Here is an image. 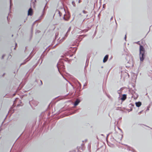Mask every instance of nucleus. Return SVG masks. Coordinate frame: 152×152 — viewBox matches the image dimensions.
Wrapping results in <instances>:
<instances>
[{
  "mask_svg": "<svg viewBox=\"0 0 152 152\" xmlns=\"http://www.w3.org/2000/svg\"><path fill=\"white\" fill-rule=\"evenodd\" d=\"M77 50V48L76 47H71L70 50L68 51H66L63 54L64 55H61L60 57H66L69 56V57H71L73 56L74 54H75Z\"/></svg>",
  "mask_w": 152,
  "mask_h": 152,
  "instance_id": "f257e3e1",
  "label": "nucleus"
},
{
  "mask_svg": "<svg viewBox=\"0 0 152 152\" xmlns=\"http://www.w3.org/2000/svg\"><path fill=\"white\" fill-rule=\"evenodd\" d=\"M133 58H125L126 67H129L133 66Z\"/></svg>",
  "mask_w": 152,
  "mask_h": 152,
  "instance_id": "f03ea898",
  "label": "nucleus"
},
{
  "mask_svg": "<svg viewBox=\"0 0 152 152\" xmlns=\"http://www.w3.org/2000/svg\"><path fill=\"white\" fill-rule=\"evenodd\" d=\"M36 2V0H31V7L29 8L28 10V16H31L32 15L33 13V10L31 7H34L35 6V3Z\"/></svg>",
  "mask_w": 152,
  "mask_h": 152,
  "instance_id": "7ed1b4c3",
  "label": "nucleus"
},
{
  "mask_svg": "<svg viewBox=\"0 0 152 152\" xmlns=\"http://www.w3.org/2000/svg\"><path fill=\"white\" fill-rule=\"evenodd\" d=\"M145 51L144 47L142 45L140 46V57H145Z\"/></svg>",
  "mask_w": 152,
  "mask_h": 152,
  "instance_id": "20e7f679",
  "label": "nucleus"
},
{
  "mask_svg": "<svg viewBox=\"0 0 152 152\" xmlns=\"http://www.w3.org/2000/svg\"><path fill=\"white\" fill-rule=\"evenodd\" d=\"M96 54V52L95 51L91 50L87 55V57H93Z\"/></svg>",
  "mask_w": 152,
  "mask_h": 152,
  "instance_id": "39448f33",
  "label": "nucleus"
},
{
  "mask_svg": "<svg viewBox=\"0 0 152 152\" xmlns=\"http://www.w3.org/2000/svg\"><path fill=\"white\" fill-rule=\"evenodd\" d=\"M68 34H69V33H67V32H66V34L64 35V37H63L61 39H59L58 40V42H59V43H62L63 41H64V40L67 37Z\"/></svg>",
  "mask_w": 152,
  "mask_h": 152,
  "instance_id": "423d86ee",
  "label": "nucleus"
},
{
  "mask_svg": "<svg viewBox=\"0 0 152 152\" xmlns=\"http://www.w3.org/2000/svg\"><path fill=\"white\" fill-rule=\"evenodd\" d=\"M70 18V15L69 14L66 15V14H65L64 15V17H63V19L65 21H68Z\"/></svg>",
  "mask_w": 152,
  "mask_h": 152,
  "instance_id": "0eeeda50",
  "label": "nucleus"
},
{
  "mask_svg": "<svg viewBox=\"0 0 152 152\" xmlns=\"http://www.w3.org/2000/svg\"><path fill=\"white\" fill-rule=\"evenodd\" d=\"M31 58H26L24 60L23 62L21 63L20 64V65H24L25 64L27 61H29L31 59Z\"/></svg>",
  "mask_w": 152,
  "mask_h": 152,
  "instance_id": "6e6552de",
  "label": "nucleus"
},
{
  "mask_svg": "<svg viewBox=\"0 0 152 152\" xmlns=\"http://www.w3.org/2000/svg\"><path fill=\"white\" fill-rule=\"evenodd\" d=\"M45 10H45V7L42 12V14L41 15V16L39 17V19L41 20L42 19L43 17L44 16L45 14Z\"/></svg>",
  "mask_w": 152,
  "mask_h": 152,
  "instance_id": "1a4fd4ad",
  "label": "nucleus"
},
{
  "mask_svg": "<svg viewBox=\"0 0 152 152\" xmlns=\"http://www.w3.org/2000/svg\"><path fill=\"white\" fill-rule=\"evenodd\" d=\"M127 95L126 94H123L122 96L120 98V99L122 101H124L126 98Z\"/></svg>",
  "mask_w": 152,
  "mask_h": 152,
  "instance_id": "9d476101",
  "label": "nucleus"
},
{
  "mask_svg": "<svg viewBox=\"0 0 152 152\" xmlns=\"http://www.w3.org/2000/svg\"><path fill=\"white\" fill-rule=\"evenodd\" d=\"M135 104L136 106L138 107H140L142 104L141 102L140 101L136 102Z\"/></svg>",
  "mask_w": 152,
  "mask_h": 152,
  "instance_id": "9b49d317",
  "label": "nucleus"
},
{
  "mask_svg": "<svg viewBox=\"0 0 152 152\" xmlns=\"http://www.w3.org/2000/svg\"><path fill=\"white\" fill-rule=\"evenodd\" d=\"M80 102V101L78 99L76 100L75 103L73 104L75 106L78 105Z\"/></svg>",
  "mask_w": 152,
  "mask_h": 152,
  "instance_id": "f8f14e48",
  "label": "nucleus"
},
{
  "mask_svg": "<svg viewBox=\"0 0 152 152\" xmlns=\"http://www.w3.org/2000/svg\"><path fill=\"white\" fill-rule=\"evenodd\" d=\"M90 58H87L85 67L88 66Z\"/></svg>",
  "mask_w": 152,
  "mask_h": 152,
  "instance_id": "ddd939ff",
  "label": "nucleus"
},
{
  "mask_svg": "<svg viewBox=\"0 0 152 152\" xmlns=\"http://www.w3.org/2000/svg\"><path fill=\"white\" fill-rule=\"evenodd\" d=\"M56 12H58V14L59 15V16L60 17L61 16V15H62V14L58 10H56Z\"/></svg>",
  "mask_w": 152,
  "mask_h": 152,
  "instance_id": "4468645a",
  "label": "nucleus"
},
{
  "mask_svg": "<svg viewBox=\"0 0 152 152\" xmlns=\"http://www.w3.org/2000/svg\"><path fill=\"white\" fill-rule=\"evenodd\" d=\"M108 58H104L103 61L104 63H105L107 61Z\"/></svg>",
  "mask_w": 152,
  "mask_h": 152,
  "instance_id": "2eb2a0df",
  "label": "nucleus"
},
{
  "mask_svg": "<svg viewBox=\"0 0 152 152\" xmlns=\"http://www.w3.org/2000/svg\"><path fill=\"white\" fill-rule=\"evenodd\" d=\"M140 62H142L145 59V58H140Z\"/></svg>",
  "mask_w": 152,
  "mask_h": 152,
  "instance_id": "dca6fc26",
  "label": "nucleus"
},
{
  "mask_svg": "<svg viewBox=\"0 0 152 152\" xmlns=\"http://www.w3.org/2000/svg\"><path fill=\"white\" fill-rule=\"evenodd\" d=\"M12 5V0H10V9Z\"/></svg>",
  "mask_w": 152,
  "mask_h": 152,
  "instance_id": "f3484780",
  "label": "nucleus"
},
{
  "mask_svg": "<svg viewBox=\"0 0 152 152\" xmlns=\"http://www.w3.org/2000/svg\"><path fill=\"white\" fill-rule=\"evenodd\" d=\"M71 30V27H70L68 28V30H67V33H69L70 32V31Z\"/></svg>",
  "mask_w": 152,
  "mask_h": 152,
  "instance_id": "a211bd4d",
  "label": "nucleus"
},
{
  "mask_svg": "<svg viewBox=\"0 0 152 152\" xmlns=\"http://www.w3.org/2000/svg\"><path fill=\"white\" fill-rule=\"evenodd\" d=\"M150 106H148L146 111H148V110H149V108H150Z\"/></svg>",
  "mask_w": 152,
  "mask_h": 152,
  "instance_id": "6ab92c4d",
  "label": "nucleus"
},
{
  "mask_svg": "<svg viewBox=\"0 0 152 152\" xmlns=\"http://www.w3.org/2000/svg\"><path fill=\"white\" fill-rule=\"evenodd\" d=\"M6 73H4L3 75L1 76V77H4V75H5Z\"/></svg>",
  "mask_w": 152,
  "mask_h": 152,
  "instance_id": "aec40b11",
  "label": "nucleus"
},
{
  "mask_svg": "<svg viewBox=\"0 0 152 152\" xmlns=\"http://www.w3.org/2000/svg\"><path fill=\"white\" fill-rule=\"evenodd\" d=\"M83 12L84 14H86L87 13V11L84 10L83 11Z\"/></svg>",
  "mask_w": 152,
  "mask_h": 152,
  "instance_id": "412c9836",
  "label": "nucleus"
},
{
  "mask_svg": "<svg viewBox=\"0 0 152 152\" xmlns=\"http://www.w3.org/2000/svg\"><path fill=\"white\" fill-rule=\"evenodd\" d=\"M72 4L74 5H74H75V2L74 1H72Z\"/></svg>",
  "mask_w": 152,
  "mask_h": 152,
  "instance_id": "4be33fe9",
  "label": "nucleus"
},
{
  "mask_svg": "<svg viewBox=\"0 0 152 152\" xmlns=\"http://www.w3.org/2000/svg\"><path fill=\"white\" fill-rule=\"evenodd\" d=\"M66 58V59H64V60L65 61H67V60H68L67 59V57H66V58Z\"/></svg>",
  "mask_w": 152,
  "mask_h": 152,
  "instance_id": "5701e85b",
  "label": "nucleus"
},
{
  "mask_svg": "<svg viewBox=\"0 0 152 152\" xmlns=\"http://www.w3.org/2000/svg\"><path fill=\"white\" fill-rule=\"evenodd\" d=\"M109 55H106L104 57H108Z\"/></svg>",
  "mask_w": 152,
  "mask_h": 152,
  "instance_id": "b1692460",
  "label": "nucleus"
},
{
  "mask_svg": "<svg viewBox=\"0 0 152 152\" xmlns=\"http://www.w3.org/2000/svg\"><path fill=\"white\" fill-rule=\"evenodd\" d=\"M78 84H79L80 87H81V83H79Z\"/></svg>",
  "mask_w": 152,
  "mask_h": 152,
  "instance_id": "393cba45",
  "label": "nucleus"
},
{
  "mask_svg": "<svg viewBox=\"0 0 152 152\" xmlns=\"http://www.w3.org/2000/svg\"><path fill=\"white\" fill-rule=\"evenodd\" d=\"M126 35H125V37H124V39H125V40H126Z\"/></svg>",
  "mask_w": 152,
  "mask_h": 152,
  "instance_id": "a878e982",
  "label": "nucleus"
},
{
  "mask_svg": "<svg viewBox=\"0 0 152 152\" xmlns=\"http://www.w3.org/2000/svg\"><path fill=\"white\" fill-rule=\"evenodd\" d=\"M142 111H141L139 113H138V114H141L142 113Z\"/></svg>",
  "mask_w": 152,
  "mask_h": 152,
  "instance_id": "bb28decb",
  "label": "nucleus"
},
{
  "mask_svg": "<svg viewBox=\"0 0 152 152\" xmlns=\"http://www.w3.org/2000/svg\"><path fill=\"white\" fill-rule=\"evenodd\" d=\"M60 8H61V9H63V6H61V7H60Z\"/></svg>",
  "mask_w": 152,
  "mask_h": 152,
  "instance_id": "cd10ccee",
  "label": "nucleus"
},
{
  "mask_svg": "<svg viewBox=\"0 0 152 152\" xmlns=\"http://www.w3.org/2000/svg\"><path fill=\"white\" fill-rule=\"evenodd\" d=\"M83 37V35H80V37H81V39H82V38H83V37Z\"/></svg>",
  "mask_w": 152,
  "mask_h": 152,
  "instance_id": "c85d7f7f",
  "label": "nucleus"
},
{
  "mask_svg": "<svg viewBox=\"0 0 152 152\" xmlns=\"http://www.w3.org/2000/svg\"><path fill=\"white\" fill-rule=\"evenodd\" d=\"M17 46V44L16 43H15V47L14 48V49H15L16 48V47Z\"/></svg>",
  "mask_w": 152,
  "mask_h": 152,
  "instance_id": "c756f323",
  "label": "nucleus"
},
{
  "mask_svg": "<svg viewBox=\"0 0 152 152\" xmlns=\"http://www.w3.org/2000/svg\"><path fill=\"white\" fill-rule=\"evenodd\" d=\"M40 81L41 82V85H42V83L41 80H40Z\"/></svg>",
  "mask_w": 152,
  "mask_h": 152,
  "instance_id": "7c9ffc66",
  "label": "nucleus"
},
{
  "mask_svg": "<svg viewBox=\"0 0 152 152\" xmlns=\"http://www.w3.org/2000/svg\"><path fill=\"white\" fill-rule=\"evenodd\" d=\"M126 56H129V57L130 56V55H129V54H128L127 55L126 54Z\"/></svg>",
  "mask_w": 152,
  "mask_h": 152,
  "instance_id": "2f4dec72",
  "label": "nucleus"
},
{
  "mask_svg": "<svg viewBox=\"0 0 152 152\" xmlns=\"http://www.w3.org/2000/svg\"><path fill=\"white\" fill-rule=\"evenodd\" d=\"M127 149H128L129 150V151H131V150L129 149V147H128V148Z\"/></svg>",
  "mask_w": 152,
  "mask_h": 152,
  "instance_id": "473e14b6",
  "label": "nucleus"
},
{
  "mask_svg": "<svg viewBox=\"0 0 152 152\" xmlns=\"http://www.w3.org/2000/svg\"><path fill=\"white\" fill-rule=\"evenodd\" d=\"M81 0H79L78 1V3H80L81 2Z\"/></svg>",
  "mask_w": 152,
  "mask_h": 152,
  "instance_id": "72a5a7b5",
  "label": "nucleus"
},
{
  "mask_svg": "<svg viewBox=\"0 0 152 152\" xmlns=\"http://www.w3.org/2000/svg\"><path fill=\"white\" fill-rule=\"evenodd\" d=\"M119 129L120 130V131H121V132L122 133V129Z\"/></svg>",
  "mask_w": 152,
  "mask_h": 152,
  "instance_id": "f704fd0d",
  "label": "nucleus"
},
{
  "mask_svg": "<svg viewBox=\"0 0 152 152\" xmlns=\"http://www.w3.org/2000/svg\"><path fill=\"white\" fill-rule=\"evenodd\" d=\"M119 129L120 130V131H121V132L122 133V129Z\"/></svg>",
  "mask_w": 152,
  "mask_h": 152,
  "instance_id": "c9c22d12",
  "label": "nucleus"
},
{
  "mask_svg": "<svg viewBox=\"0 0 152 152\" xmlns=\"http://www.w3.org/2000/svg\"><path fill=\"white\" fill-rule=\"evenodd\" d=\"M110 133H109L107 135V137L110 135Z\"/></svg>",
  "mask_w": 152,
  "mask_h": 152,
  "instance_id": "e433bc0d",
  "label": "nucleus"
},
{
  "mask_svg": "<svg viewBox=\"0 0 152 152\" xmlns=\"http://www.w3.org/2000/svg\"><path fill=\"white\" fill-rule=\"evenodd\" d=\"M113 19V17H112L111 18H110V20H112Z\"/></svg>",
  "mask_w": 152,
  "mask_h": 152,
  "instance_id": "4c0bfd02",
  "label": "nucleus"
},
{
  "mask_svg": "<svg viewBox=\"0 0 152 152\" xmlns=\"http://www.w3.org/2000/svg\"><path fill=\"white\" fill-rule=\"evenodd\" d=\"M4 55H3L1 57H4Z\"/></svg>",
  "mask_w": 152,
  "mask_h": 152,
  "instance_id": "58836bf2",
  "label": "nucleus"
},
{
  "mask_svg": "<svg viewBox=\"0 0 152 152\" xmlns=\"http://www.w3.org/2000/svg\"><path fill=\"white\" fill-rule=\"evenodd\" d=\"M85 84H84V85H83V87H84V86H85ZM84 88V87H83V89Z\"/></svg>",
  "mask_w": 152,
  "mask_h": 152,
  "instance_id": "ea45409f",
  "label": "nucleus"
},
{
  "mask_svg": "<svg viewBox=\"0 0 152 152\" xmlns=\"http://www.w3.org/2000/svg\"><path fill=\"white\" fill-rule=\"evenodd\" d=\"M113 58H110L109 59V61L110 60Z\"/></svg>",
  "mask_w": 152,
  "mask_h": 152,
  "instance_id": "a19ab883",
  "label": "nucleus"
},
{
  "mask_svg": "<svg viewBox=\"0 0 152 152\" xmlns=\"http://www.w3.org/2000/svg\"><path fill=\"white\" fill-rule=\"evenodd\" d=\"M74 18L71 21V22L74 19Z\"/></svg>",
  "mask_w": 152,
  "mask_h": 152,
  "instance_id": "79ce46f5",
  "label": "nucleus"
},
{
  "mask_svg": "<svg viewBox=\"0 0 152 152\" xmlns=\"http://www.w3.org/2000/svg\"><path fill=\"white\" fill-rule=\"evenodd\" d=\"M95 34H96V31H95V33H94V36H95Z\"/></svg>",
  "mask_w": 152,
  "mask_h": 152,
  "instance_id": "37998d69",
  "label": "nucleus"
},
{
  "mask_svg": "<svg viewBox=\"0 0 152 152\" xmlns=\"http://www.w3.org/2000/svg\"><path fill=\"white\" fill-rule=\"evenodd\" d=\"M1 58L2 59H3L4 58H3V57Z\"/></svg>",
  "mask_w": 152,
  "mask_h": 152,
  "instance_id": "c03bdc74",
  "label": "nucleus"
},
{
  "mask_svg": "<svg viewBox=\"0 0 152 152\" xmlns=\"http://www.w3.org/2000/svg\"><path fill=\"white\" fill-rule=\"evenodd\" d=\"M57 68H58V71H59V69H58V66H57Z\"/></svg>",
  "mask_w": 152,
  "mask_h": 152,
  "instance_id": "a18cd8bd",
  "label": "nucleus"
},
{
  "mask_svg": "<svg viewBox=\"0 0 152 152\" xmlns=\"http://www.w3.org/2000/svg\"><path fill=\"white\" fill-rule=\"evenodd\" d=\"M112 39H111V42H112Z\"/></svg>",
  "mask_w": 152,
  "mask_h": 152,
  "instance_id": "49530a36",
  "label": "nucleus"
},
{
  "mask_svg": "<svg viewBox=\"0 0 152 152\" xmlns=\"http://www.w3.org/2000/svg\"><path fill=\"white\" fill-rule=\"evenodd\" d=\"M40 58H42L41 57H40V58H39V59H40Z\"/></svg>",
  "mask_w": 152,
  "mask_h": 152,
  "instance_id": "de8ad7c7",
  "label": "nucleus"
},
{
  "mask_svg": "<svg viewBox=\"0 0 152 152\" xmlns=\"http://www.w3.org/2000/svg\"><path fill=\"white\" fill-rule=\"evenodd\" d=\"M40 58H42L41 57H40V58H39V59H40Z\"/></svg>",
  "mask_w": 152,
  "mask_h": 152,
  "instance_id": "09e8293b",
  "label": "nucleus"
},
{
  "mask_svg": "<svg viewBox=\"0 0 152 152\" xmlns=\"http://www.w3.org/2000/svg\"><path fill=\"white\" fill-rule=\"evenodd\" d=\"M40 58H42L41 57H40V58H39V59H40Z\"/></svg>",
  "mask_w": 152,
  "mask_h": 152,
  "instance_id": "8fccbe9b",
  "label": "nucleus"
},
{
  "mask_svg": "<svg viewBox=\"0 0 152 152\" xmlns=\"http://www.w3.org/2000/svg\"><path fill=\"white\" fill-rule=\"evenodd\" d=\"M129 105H132V103H130V104H129Z\"/></svg>",
  "mask_w": 152,
  "mask_h": 152,
  "instance_id": "3c124183",
  "label": "nucleus"
},
{
  "mask_svg": "<svg viewBox=\"0 0 152 152\" xmlns=\"http://www.w3.org/2000/svg\"><path fill=\"white\" fill-rule=\"evenodd\" d=\"M137 97H138V94H137Z\"/></svg>",
  "mask_w": 152,
  "mask_h": 152,
  "instance_id": "603ef678",
  "label": "nucleus"
},
{
  "mask_svg": "<svg viewBox=\"0 0 152 152\" xmlns=\"http://www.w3.org/2000/svg\"><path fill=\"white\" fill-rule=\"evenodd\" d=\"M103 68V66H102L101 67V68Z\"/></svg>",
  "mask_w": 152,
  "mask_h": 152,
  "instance_id": "864d4df0",
  "label": "nucleus"
},
{
  "mask_svg": "<svg viewBox=\"0 0 152 152\" xmlns=\"http://www.w3.org/2000/svg\"><path fill=\"white\" fill-rule=\"evenodd\" d=\"M109 97H110V96H108V97L109 98Z\"/></svg>",
  "mask_w": 152,
  "mask_h": 152,
  "instance_id": "5fc2aeb1",
  "label": "nucleus"
},
{
  "mask_svg": "<svg viewBox=\"0 0 152 152\" xmlns=\"http://www.w3.org/2000/svg\"><path fill=\"white\" fill-rule=\"evenodd\" d=\"M40 57H42V55L41 56H40Z\"/></svg>",
  "mask_w": 152,
  "mask_h": 152,
  "instance_id": "6e6d98bb",
  "label": "nucleus"
},
{
  "mask_svg": "<svg viewBox=\"0 0 152 152\" xmlns=\"http://www.w3.org/2000/svg\"><path fill=\"white\" fill-rule=\"evenodd\" d=\"M12 37H13V34H12Z\"/></svg>",
  "mask_w": 152,
  "mask_h": 152,
  "instance_id": "4d7b16f0",
  "label": "nucleus"
},
{
  "mask_svg": "<svg viewBox=\"0 0 152 152\" xmlns=\"http://www.w3.org/2000/svg\"><path fill=\"white\" fill-rule=\"evenodd\" d=\"M28 57H30V56H28Z\"/></svg>",
  "mask_w": 152,
  "mask_h": 152,
  "instance_id": "13d9d810",
  "label": "nucleus"
},
{
  "mask_svg": "<svg viewBox=\"0 0 152 152\" xmlns=\"http://www.w3.org/2000/svg\"><path fill=\"white\" fill-rule=\"evenodd\" d=\"M87 141V140H85V141Z\"/></svg>",
  "mask_w": 152,
  "mask_h": 152,
  "instance_id": "bf43d9fd",
  "label": "nucleus"
},
{
  "mask_svg": "<svg viewBox=\"0 0 152 152\" xmlns=\"http://www.w3.org/2000/svg\"><path fill=\"white\" fill-rule=\"evenodd\" d=\"M64 10L65 11V10H64Z\"/></svg>",
  "mask_w": 152,
  "mask_h": 152,
  "instance_id": "052dcab7",
  "label": "nucleus"
},
{
  "mask_svg": "<svg viewBox=\"0 0 152 152\" xmlns=\"http://www.w3.org/2000/svg\"><path fill=\"white\" fill-rule=\"evenodd\" d=\"M45 5H46V4H45Z\"/></svg>",
  "mask_w": 152,
  "mask_h": 152,
  "instance_id": "680f3d73",
  "label": "nucleus"
},
{
  "mask_svg": "<svg viewBox=\"0 0 152 152\" xmlns=\"http://www.w3.org/2000/svg\"><path fill=\"white\" fill-rule=\"evenodd\" d=\"M7 19H8V17H7Z\"/></svg>",
  "mask_w": 152,
  "mask_h": 152,
  "instance_id": "e2e57ef3",
  "label": "nucleus"
}]
</instances>
